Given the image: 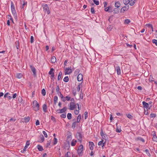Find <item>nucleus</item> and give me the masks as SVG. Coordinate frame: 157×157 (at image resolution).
<instances>
[{"instance_id": "32", "label": "nucleus", "mask_w": 157, "mask_h": 157, "mask_svg": "<svg viewBox=\"0 0 157 157\" xmlns=\"http://www.w3.org/2000/svg\"><path fill=\"white\" fill-rule=\"evenodd\" d=\"M71 153L70 152H68L67 154H65V157H71Z\"/></svg>"}, {"instance_id": "52", "label": "nucleus", "mask_w": 157, "mask_h": 157, "mask_svg": "<svg viewBox=\"0 0 157 157\" xmlns=\"http://www.w3.org/2000/svg\"><path fill=\"white\" fill-rule=\"evenodd\" d=\"M121 131V128H117L116 129V131L117 132H120Z\"/></svg>"}, {"instance_id": "56", "label": "nucleus", "mask_w": 157, "mask_h": 157, "mask_svg": "<svg viewBox=\"0 0 157 157\" xmlns=\"http://www.w3.org/2000/svg\"><path fill=\"white\" fill-rule=\"evenodd\" d=\"M36 125H38L40 124V122L38 120H37L36 121Z\"/></svg>"}, {"instance_id": "22", "label": "nucleus", "mask_w": 157, "mask_h": 157, "mask_svg": "<svg viewBox=\"0 0 157 157\" xmlns=\"http://www.w3.org/2000/svg\"><path fill=\"white\" fill-rule=\"evenodd\" d=\"M120 5H121L120 3L118 2H116L115 4V6L117 8L119 7L120 6Z\"/></svg>"}, {"instance_id": "59", "label": "nucleus", "mask_w": 157, "mask_h": 157, "mask_svg": "<svg viewBox=\"0 0 157 157\" xmlns=\"http://www.w3.org/2000/svg\"><path fill=\"white\" fill-rule=\"evenodd\" d=\"M29 144H30L29 141H27L26 142L25 146H27V147H28V146H29Z\"/></svg>"}, {"instance_id": "18", "label": "nucleus", "mask_w": 157, "mask_h": 157, "mask_svg": "<svg viewBox=\"0 0 157 157\" xmlns=\"http://www.w3.org/2000/svg\"><path fill=\"white\" fill-rule=\"evenodd\" d=\"M51 61L52 63H55L56 61V58L55 56H53L51 59Z\"/></svg>"}, {"instance_id": "40", "label": "nucleus", "mask_w": 157, "mask_h": 157, "mask_svg": "<svg viewBox=\"0 0 157 157\" xmlns=\"http://www.w3.org/2000/svg\"><path fill=\"white\" fill-rule=\"evenodd\" d=\"M90 12L93 14H94V13L95 10H94V7H91V10H90Z\"/></svg>"}, {"instance_id": "23", "label": "nucleus", "mask_w": 157, "mask_h": 157, "mask_svg": "<svg viewBox=\"0 0 157 157\" xmlns=\"http://www.w3.org/2000/svg\"><path fill=\"white\" fill-rule=\"evenodd\" d=\"M30 117H25L24 118V120L25 121V122H28L29 120H30Z\"/></svg>"}, {"instance_id": "20", "label": "nucleus", "mask_w": 157, "mask_h": 157, "mask_svg": "<svg viewBox=\"0 0 157 157\" xmlns=\"http://www.w3.org/2000/svg\"><path fill=\"white\" fill-rule=\"evenodd\" d=\"M137 0H129V4L130 6H133Z\"/></svg>"}, {"instance_id": "57", "label": "nucleus", "mask_w": 157, "mask_h": 157, "mask_svg": "<svg viewBox=\"0 0 157 157\" xmlns=\"http://www.w3.org/2000/svg\"><path fill=\"white\" fill-rule=\"evenodd\" d=\"M80 90V85H78V86L77 87V90L78 91H79Z\"/></svg>"}, {"instance_id": "62", "label": "nucleus", "mask_w": 157, "mask_h": 157, "mask_svg": "<svg viewBox=\"0 0 157 157\" xmlns=\"http://www.w3.org/2000/svg\"><path fill=\"white\" fill-rule=\"evenodd\" d=\"M59 94V96H60V98H61L62 99V98H63V94L61 93H60Z\"/></svg>"}, {"instance_id": "35", "label": "nucleus", "mask_w": 157, "mask_h": 157, "mask_svg": "<svg viewBox=\"0 0 157 157\" xmlns=\"http://www.w3.org/2000/svg\"><path fill=\"white\" fill-rule=\"evenodd\" d=\"M42 94L43 96H45L46 94V91L44 89L42 90Z\"/></svg>"}, {"instance_id": "46", "label": "nucleus", "mask_w": 157, "mask_h": 157, "mask_svg": "<svg viewBox=\"0 0 157 157\" xmlns=\"http://www.w3.org/2000/svg\"><path fill=\"white\" fill-rule=\"evenodd\" d=\"M152 140L153 141L157 142V137L156 136L153 137Z\"/></svg>"}, {"instance_id": "41", "label": "nucleus", "mask_w": 157, "mask_h": 157, "mask_svg": "<svg viewBox=\"0 0 157 157\" xmlns=\"http://www.w3.org/2000/svg\"><path fill=\"white\" fill-rule=\"evenodd\" d=\"M51 143V141H48L47 142V144H46L47 147H48L49 146H50V145Z\"/></svg>"}, {"instance_id": "26", "label": "nucleus", "mask_w": 157, "mask_h": 157, "mask_svg": "<svg viewBox=\"0 0 157 157\" xmlns=\"http://www.w3.org/2000/svg\"><path fill=\"white\" fill-rule=\"evenodd\" d=\"M63 80L65 82H67L69 81V78L68 76L65 77L63 79Z\"/></svg>"}, {"instance_id": "37", "label": "nucleus", "mask_w": 157, "mask_h": 157, "mask_svg": "<svg viewBox=\"0 0 157 157\" xmlns=\"http://www.w3.org/2000/svg\"><path fill=\"white\" fill-rule=\"evenodd\" d=\"M84 116H84L85 119H86L88 117V112H87L86 111L85 112Z\"/></svg>"}, {"instance_id": "55", "label": "nucleus", "mask_w": 157, "mask_h": 157, "mask_svg": "<svg viewBox=\"0 0 157 157\" xmlns=\"http://www.w3.org/2000/svg\"><path fill=\"white\" fill-rule=\"evenodd\" d=\"M7 17L9 19H10L11 20H13L12 18L11 15H8Z\"/></svg>"}, {"instance_id": "21", "label": "nucleus", "mask_w": 157, "mask_h": 157, "mask_svg": "<svg viewBox=\"0 0 157 157\" xmlns=\"http://www.w3.org/2000/svg\"><path fill=\"white\" fill-rule=\"evenodd\" d=\"M37 148L39 151H42L43 150V147L39 145L37 146Z\"/></svg>"}, {"instance_id": "12", "label": "nucleus", "mask_w": 157, "mask_h": 157, "mask_svg": "<svg viewBox=\"0 0 157 157\" xmlns=\"http://www.w3.org/2000/svg\"><path fill=\"white\" fill-rule=\"evenodd\" d=\"M142 104L143 105V107L144 108H146L147 109L149 107V104L145 102V101H143L142 102Z\"/></svg>"}, {"instance_id": "16", "label": "nucleus", "mask_w": 157, "mask_h": 157, "mask_svg": "<svg viewBox=\"0 0 157 157\" xmlns=\"http://www.w3.org/2000/svg\"><path fill=\"white\" fill-rule=\"evenodd\" d=\"M77 142V141L76 140L73 139L71 142V145L72 146H75L76 145Z\"/></svg>"}, {"instance_id": "47", "label": "nucleus", "mask_w": 157, "mask_h": 157, "mask_svg": "<svg viewBox=\"0 0 157 157\" xmlns=\"http://www.w3.org/2000/svg\"><path fill=\"white\" fill-rule=\"evenodd\" d=\"M94 2L96 5H98L99 4V2L98 0H94Z\"/></svg>"}, {"instance_id": "63", "label": "nucleus", "mask_w": 157, "mask_h": 157, "mask_svg": "<svg viewBox=\"0 0 157 157\" xmlns=\"http://www.w3.org/2000/svg\"><path fill=\"white\" fill-rule=\"evenodd\" d=\"M27 147V146H25L23 150V151H25Z\"/></svg>"}, {"instance_id": "48", "label": "nucleus", "mask_w": 157, "mask_h": 157, "mask_svg": "<svg viewBox=\"0 0 157 157\" xmlns=\"http://www.w3.org/2000/svg\"><path fill=\"white\" fill-rule=\"evenodd\" d=\"M146 26L149 27H150L151 29H152V26L151 25L149 24H147L146 25Z\"/></svg>"}, {"instance_id": "33", "label": "nucleus", "mask_w": 157, "mask_h": 157, "mask_svg": "<svg viewBox=\"0 0 157 157\" xmlns=\"http://www.w3.org/2000/svg\"><path fill=\"white\" fill-rule=\"evenodd\" d=\"M40 138L41 140V142H43L44 140V138L43 135H41L40 136Z\"/></svg>"}, {"instance_id": "36", "label": "nucleus", "mask_w": 157, "mask_h": 157, "mask_svg": "<svg viewBox=\"0 0 157 157\" xmlns=\"http://www.w3.org/2000/svg\"><path fill=\"white\" fill-rule=\"evenodd\" d=\"M57 142V140L56 138H54V142H53V145L56 144Z\"/></svg>"}, {"instance_id": "49", "label": "nucleus", "mask_w": 157, "mask_h": 157, "mask_svg": "<svg viewBox=\"0 0 157 157\" xmlns=\"http://www.w3.org/2000/svg\"><path fill=\"white\" fill-rule=\"evenodd\" d=\"M60 117L62 118H65L66 117V114H63L60 115Z\"/></svg>"}, {"instance_id": "38", "label": "nucleus", "mask_w": 157, "mask_h": 157, "mask_svg": "<svg viewBox=\"0 0 157 157\" xmlns=\"http://www.w3.org/2000/svg\"><path fill=\"white\" fill-rule=\"evenodd\" d=\"M104 141L103 140H102L101 141H99L98 143V145L99 146H101L104 143Z\"/></svg>"}, {"instance_id": "31", "label": "nucleus", "mask_w": 157, "mask_h": 157, "mask_svg": "<svg viewBox=\"0 0 157 157\" xmlns=\"http://www.w3.org/2000/svg\"><path fill=\"white\" fill-rule=\"evenodd\" d=\"M129 0H123L124 3L125 5L129 4Z\"/></svg>"}, {"instance_id": "19", "label": "nucleus", "mask_w": 157, "mask_h": 157, "mask_svg": "<svg viewBox=\"0 0 157 157\" xmlns=\"http://www.w3.org/2000/svg\"><path fill=\"white\" fill-rule=\"evenodd\" d=\"M47 107L46 104H44L43 105V109L44 112H46L47 111Z\"/></svg>"}, {"instance_id": "34", "label": "nucleus", "mask_w": 157, "mask_h": 157, "mask_svg": "<svg viewBox=\"0 0 157 157\" xmlns=\"http://www.w3.org/2000/svg\"><path fill=\"white\" fill-rule=\"evenodd\" d=\"M27 4V2H24L23 1V3L22 4V6H21V8L22 9L25 6H26Z\"/></svg>"}, {"instance_id": "42", "label": "nucleus", "mask_w": 157, "mask_h": 157, "mask_svg": "<svg viewBox=\"0 0 157 157\" xmlns=\"http://www.w3.org/2000/svg\"><path fill=\"white\" fill-rule=\"evenodd\" d=\"M127 117L129 119H132L133 117L130 114H126Z\"/></svg>"}, {"instance_id": "58", "label": "nucleus", "mask_w": 157, "mask_h": 157, "mask_svg": "<svg viewBox=\"0 0 157 157\" xmlns=\"http://www.w3.org/2000/svg\"><path fill=\"white\" fill-rule=\"evenodd\" d=\"M66 99V100H67V101H69L70 100V99H71V98L70 97L68 96H67L65 98Z\"/></svg>"}, {"instance_id": "1", "label": "nucleus", "mask_w": 157, "mask_h": 157, "mask_svg": "<svg viewBox=\"0 0 157 157\" xmlns=\"http://www.w3.org/2000/svg\"><path fill=\"white\" fill-rule=\"evenodd\" d=\"M33 109L35 111H37L39 109V105L38 102L36 100L33 102Z\"/></svg>"}, {"instance_id": "64", "label": "nucleus", "mask_w": 157, "mask_h": 157, "mask_svg": "<svg viewBox=\"0 0 157 157\" xmlns=\"http://www.w3.org/2000/svg\"><path fill=\"white\" fill-rule=\"evenodd\" d=\"M109 9V7H108L105 8V11H108Z\"/></svg>"}, {"instance_id": "54", "label": "nucleus", "mask_w": 157, "mask_h": 157, "mask_svg": "<svg viewBox=\"0 0 157 157\" xmlns=\"http://www.w3.org/2000/svg\"><path fill=\"white\" fill-rule=\"evenodd\" d=\"M152 79H153V78H152V77H150V78H149V81H150V82H152L153 81H154V82H155V83H156V82L155 81H154L152 80Z\"/></svg>"}, {"instance_id": "53", "label": "nucleus", "mask_w": 157, "mask_h": 157, "mask_svg": "<svg viewBox=\"0 0 157 157\" xmlns=\"http://www.w3.org/2000/svg\"><path fill=\"white\" fill-rule=\"evenodd\" d=\"M33 42V36H31V41L30 42L32 43Z\"/></svg>"}, {"instance_id": "61", "label": "nucleus", "mask_w": 157, "mask_h": 157, "mask_svg": "<svg viewBox=\"0 0 157 157\" xmlns=\"http://www.w3.org/2000/svg\"><path fill=\"white\" fill-rule=\"evenodd\" d=\"M137 89L139 90H141L142 89V87L141 86H138L137 88Z\"/></svg>"}, {"instance_id": "4", "label": "nucleus", "mask_w": 157, "mask_h": 157, "mask_svg": "<svg viewBox=\"0 0 157 157\" xmlns=\"http://www.w3.org/2000/svg\"><path fill=\"white\" fill-rule=\"evenodd\" d=\"M82 135L80 132H78L76 135V138L77 139L78 141L80 142V143H81L82 142Z\"/></svg>"}, {"instance_id": "2", "label": "nucleus", "mask_w": 157, "mask_h": 157, "mask_svg": "<svg viewBox=\"0 0 157 157\" xmlns=\"http://www.w3.org/2000/svg\"><path fill=\"white\" fill-rule=\"evenodd\" d=\"M42 6L43 8V9L45 13L49 14L50 13V11L49 7L48 5L45 4H43Z\"/></svg>"}, {"instance_id": "60", "label": "nucleus", "mask_w": 157, "mask_h": 157, "mask_svg": "<svg viewBox=\"0 0 157 157\" xmlns=\"http://www.w3.org/2000/svg\"><path fill=\"white\" fill-rule=\"evenodd\" d=\"M17 96V94L15 93L13 94L12 98H16Z\"/></svg>"}, {"instance_id": "24", "label": "nucleus", "mask_w": 157, "mask_h": 157, "mask_svg": "<svg viewBox=\"0 0 157 157\" xmlns=\"http://www.w3.org/2000/svg\"><path fill=\"white\" fill-rule=\"evenodd\" d=\"M56 91L58 94L59 95V94L61 93L59 91V86L58 85L57 86L56 88Z\"/></svg>"}, {"instance_id": "8", "label": "nucleus", "mask_w": 157, "mask_h": 157, "mask_svg": "<svg viewBox=\"0 0 157 157\" xmlns=\"http://www.w3.org/2000/svg\"><path fill=\"white\" fill-rule=\"evenodd\" d=\"M66 108L65 107H64L61 109L57 110L56 112L58 113H61L65 112L66 111Z\"/></svg>"}, {"instance_id": "44", "label": "nucleus", "mask_w": 157, "mask_h": 157, "mask_svg": "<svg viewBox=\"0 0 157 157\" xmlns=\"http://www.w3.org/2000/svg\"><path fill=\"white\" fill-rule=\"evenodd\" d=\"M54 70L53 68H51L50 69V71L49 72V73H48L50 75H51V74H52V73H53L52 72H53V71H54Z\"/></svg>"}, {"instance_id": "10", "label": "nucleus", "mask_w": 157, "mask_h": 157, "mask_svg": "<svg viewBox=\"0 0 157 157\" xmlns=\"http://www.w3.org/2000/svg\"><path fill=\"white\" fill-rule=\"evenodd\" d=\"M76 107V105L73 102H71L70 104V108L71 110H73Z\"/></svg>"}, {"instance_id": "25", "label": "nucleus", "mask_w": 157, "mask_h": 157, "mask_svg": "<svg viewBox=\"0 0 157 157\" xmlns=\"http://www.w3.org/2000/svg\"><path fill=\"white\" fill-rule=\"evenodd\" d=\"M23 75L21 73H18L17 75V77L18 78H20L22 77Z\"/></svg>"}, {"instance_id": "43", "label": "nucleus", "mask_w": 157, "mask_h": 157, "mask_svg": "<svg viewBox=\"0 0 157 157\" xmlns=\"http://www.w3.org/2000/svg\"><path fill=\"white\" fill-rule=\"evenodd\" d=\"M152 42L153 43L155 44V45L157 46V40L155 39H153Z\"/></svg>"}, {"instance_id": "5", "label": "nucleus", "mask_w": 157, "mask_h": 157, "mask_svg": "<svg viewBox=\"0 0 157 157\" xmlns=\"http://www.w3.org/2000/svg\"><path fill=\"white\" fill-rule=\"evenodd\" d=\"M11 9L12 13L14 16L17 15L14 6L12 2H11Z\"/></svg>"}, {"instance_id": "15", "label": "nucleus", "mask_w": 157, "mask_h": 157, "mask_svg": "<svg viewBox=\"0 0 157 157\" xmlns=\"http://www.w3.org/2000/svg\"><path fill=\"white\" fill-rule=\"evenodd\" d=\"M72 137L71 135H69L67 137V141L68 144H69L70 141L72 139Z\"/></svg>"}, {"instance_id": "11", "label": "nucleus", "mask_w": 157, "mask_h": 157, "mask_svg": "<svg viewBox=\"0 0 157 157\" xmlns=\"http://www.w3.org/2000/svg\"><path fill=\"white\" fill-rule=\"evenodd\" d=\"M115 69L116 70L117 75H120L121 74V70L120 67L119 66H117L115 68Z\"/></svg>"}, {"instance_id": "27", "label": "nucleus", "mask_w": 157, "mask_h": 157, "mask_svg": "<svg viewBox=\"0 0 157 157\" xmlns=\"http://www.w3.org/2000/svg\"><path fill=\"white\" fill-rule=\"evenodd\" d=\"M81 119V115L80 114H79L77 117V122L78 123L80 121Z\"/></svg>"}, {"instance_id": "28", "label": "nucleus", "mask_w": 157, "mask_h": 157, "mask_svg": "<svg viewBox=\"0 0 157 157\" xmlns=\"http://www.w3.org/2000/svg\"><path fill=\"white\" fill-rule=\"evenodd\" d=\"M67 118L69 120L71 119L72 117V115L71 113H68L67 114Z\"/></svg>"}, {"instance_id": "17", "label": "nucleus", "mask_w": 157, "mask_h": 157, "mask_svg": "<svg viewBox=\"0 0 157 157\" xmlns=\"http://www.w3.org/2000/svg\"><path fill=\"white\" fill-rule=\"evenodd\" d=\"M30 68H31L32 71V72H33V75H36V69L35 68V67H33L32 66H31Z\"/></svg>"}, {"instance_id": "3", "label": "nucleus", "mask_w": 157, "mask_h": 157, "mask_svg": "<svg viewBox=\"0 0 157 157\" xmlns=\"http://www.w3.org/2000/svg\"><path fill=\"white\" fill-rule=\"evenodd\" d=\"M83 149V146L82 145H80L78 147L77 151L79 155L82 156V155Z\"/></svg>"}, {"instance_id": "6", "label": "nucleus", "mask_w": 157, "mask_h": 157, "mask_svg": "<svg viewBox=\"0 0 157 157\" xmlns=\"http://www.w3.org/2000/svg\"><path fill=\"white\" fill-rule=\"evenodd\" d=\"M72 72V70L71 69V67H70L66 68L65 70V75H69Z\"/></svg>"}, {"instance_id": "13", "label": "nucleus", "mask_w": 157, "mask_h": 157, "mask_svg": "<svg viewBox=\"0 0 157 157\" xmlns=\"http://www.w3.org/2000/svg\"><path fill=\"white\" fill-rule=\"evenodd\" d=\"M83 79V76L81 74H79L77 77V80L78 81H80Z\"/></svg>"}, {"instance_id": "7", "label": "nucleus", "mask_w": 157, "mask_h": 157, "mask_svg": "<svg viewBox=\"0 0 157 157\" xmlns=\"http://www.w3.org/2000/svg\"><path fill=\"white\" fill-rule=\"evenodd\" d=\"M100 135L102 138L105 140L108 139L107 136L105 133H104L103 131L102 130H101Z\"/></svg>"}, {"instance_id": "50", "label": "nucleus", "mask_w": 157, "mask_h": 157, "mask_svg": "<svg viewBox=\"0 0 157 157\" xmlns=\"http://www.w3.org/2000/svg\"><path fill=\"white\" fill-rule=\"evenodd\" d=\"M58 100V97L57 96L54 97V101L55 102H56Z\"/></svg>"}, {"instance_id": "14", "label": "nucleus", "mask_w": 157, "mask_h": 157, "mask_svg": "<svg viewBox=\"0 0 157 157\" xmlns=\"http://www.w3.org/2000/svg\"><path fill=\"white\" fill-rule=\"evenodd\" d=\"M128 6H124L121 8V11L124 12L125 11H127L128 10Z\"/></svg>"}, {"instance_id": "51", "label": "nucleus", "mask_w": 157, "mask_h": 157, "mask_svg": "<svg viewBox=\"0 0 157 157\" xmlns=\"http://www.w3.org/2000/svg\"><path fill=\"white\" fill-rule=\"evenodd\" d=\"M43 133L44 134V136L45 137H48V135L46 133V132L45 131H43Z\"/></svg>"}, {"instance_id": "45", "label": "nucleus", "mask_w": 157, "mask_h": 157, "mask_svg": "<svg viewBox=\"0 0 157 157\" xmlns=\"http://www.w3.org/2000/svg\"><path fill=\"white\" fill-rule=\"evenodd\" d=\"M79 113V111L78 110H77L76 109L74 111V113L76 115H78V114Z\"/></svg>"}, {"instance_id": "9", "label": "nucleus", "mask_w": 157, "mask_h": 157, "mask_svg": "<svg viewBox=\"0 0 157 157\" xmlns=\"http://www.w3.org/2000/svg\"><path fill=\"white\" fill-rule=\"evenodd\" d=\"M94 143L92 142H89V147L91 150H93L94 149Z\"/></svg>"}, {"instance_id": "30", "label": "nucleus", "mask_w": 157, "mask_h": 157, "mask_svg": "<svg viewBox=\"0 0 157 157\" xmlns=\"http://www.w3.org/2000/svg\"><path fill=\"white\" fill-rule=\"evenodd\" d=\"M130 22V20L127 19L125 20L124 23L125 24H128Z\"/></svg>"}, {"instance_id": "29", "label": "nucleus", "mask_w": 157, "mask_h": 157, "mask_svg": "<svg viewBox=\"0 0 157 157\" xmlns=\"http://www.w3.org/2000/svg\"><path fill=\"white\" fill-rule=\"evenodd\" d=\"M62 74V73L61 72H60L59 73L58 77V80H59L61 78Z\"/></svg>"}, {"instance_id": "39", "label": "nucleus", "mask_w": 157, "mask_h": 157, "mask_svg": "<svg viewBox=\"0 0 157 157\" xmlns=\"http://www.w3.org/2000/svg\"><path fill=\"white\" fill-rule=\"evenodd\" d=\"M77 122H75L73 123L72 126V127L73 128H74L76 127Z\"/></svg>"}]
</instances>
